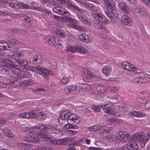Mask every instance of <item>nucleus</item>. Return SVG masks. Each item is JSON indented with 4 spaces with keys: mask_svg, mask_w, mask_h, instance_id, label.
Instances as JSON below:
<instances>
[{
    "mask_svg": "<svg viewBox=\"0 0 150 150\" xmlns=\"http://www.w3.org/2000/svg\"><path fill=\"white\" fill-rule=\"evenodd\" d=\"M53 12L65 16V20L69 22L67 25L68 27L77 30H81V27L76 25L77 21L69 17L70 16V13L65 8H63L59 5L52 9Z\"/></svg>",
    "mask_w": 150,
    "mask_h": 150,
    "instance_id": "obj_1",
    "label": "nucleus"
},
{
    "mask_svg": "<svg viewBox=\"0 0 150 150\" xmlns=\"http://www.w3.org/2000/svg\"><path fill=\"white\" fill-rule=\"evenodd\" d=\"M14 62L8 59H3L2 60V66L1 68V73L3 74L8 75V72L7 68L11 67V71L12 74L16 75H25L23 74V72L18 68L17 66L13 64Z\"/></svg>",
    "mask_w": 150,
    "mask_h": 150,
    "instance_id": "obj_2",
    "label": "nucleus"
},
{
    "mask_svg": "<svg viewBox=\"0 0 150 150\" xmlns=\"http://www.w3.org/2000/svg\"><path fill=\"white\" fill-rule=\"evenodd\" d=\"M96 7L98 8L99 10L96 12L97 13V18H95L92 17L95 19L96 20L99 22L98 23H95L94 24L95 28L98 30L100 31L103 33L100 34V36L102 38H105L106 35L103 33H105L106 31V28L105 26L103 25L101 23H105L107 22V19L105 16L101 12H100V8L98 6H96Z\"/></svg>",
    "mask_w": 150,
    "mask_h": 150,
    "instance_id": "obj_3",
    "label": "nucleus"
},
{
    "mask_svg": "<svg viewBox=\"0 0 150 150\" xmlns=\"http://www.w3.org/2000/svg\"><path fill=\"white\" fill-rule=\"evenodd\" d=\"M75 1L78 2L81 4L84 7L86 8H89L91 11V14L92 16L96 18H97V13L96 12L99 10L98 7H96L95 5L92 4L88 3L86 2L87 1H92L95 3L97 1L96 0H75Z\"/></svg>",
    "mask_w": 150,
    "mask_h": 150,
    "instance_id": "obj_4",
    "label": "nucleus"
},
{
    "mask_svg": "<svg viewBox=\"0 0 150 150\" xmlns=\"http://www.w3.org/2000/svg\"><path fill=\"white\" fill-rule=\"evenodd\" d=\"M27 69L30 71L36 72L37 74L43 75H52L53 72L45 68L37 67H33L30 66L28 67Z\"/></svg>",
    "mask_w": 150,
    "mask_h": 150,
    "instance_id": "obj_5",
    "label": "nucleus"
},
{
    "mask_svg": "<svg viewBox=\"0 0 150 150\" xmlns=\"http://www.w3.org/2000/svg\"><path fill=\"white\" fill-rule=\"evenodd\" d=\"M89 129L90 130L93 132H95L99 130L100 135L103 139H105L108 136L109 132L106 128L101 126L94 125L90 127Z\"/></svg>",
    "mask_w": 150,
    "mask_h": 150,
    "instance_id": "obj_6",
    "label": "nucleus"
},
{
    "mask_svg": "<svg viewBox=\"0 0 150 150\" xmlns=\"http://www.w3.org/2000/svg\"><path fill=\"white\" fill-rule=\"evenodd\" d=\"M113 11L111 12L109 10H107L105 11L106 15L111 20V21L114 23H117V19L113 18V15L116 18L119 17L118 14V11L116 10H113Z\"/></svg>",
    "mask_w": 150,
    "mask_h": 150,
    "instance_id": "obj_7",
    "label": "nucleus"
},
{
    "mask_svg": "<svg viewBox=\"0 0 150 150\" xmlns=\"http://www.w3.org/2000/svg\"><path fill=\"white\" fill-rule=\"evenodd\" d=\"M44 41L47 44L52 46L58 45L61 46L62 45V44L59 43V41L58 40H56L55 38L53 37L51 38L49 37H45L44 38Z\"/></svg>",
    "mask_w": 150,
    "mask_h": 150,
    "instance_id": "obj_8",
    "label": "nucleus"
},
{
    "mask_svg": "<svg viewBox=\"0 0 150 150\" xmlns=\"http://www.w3.org/2000/svg\"><path fill=\"white\" fill-rule=\"evenodd\" d=\"M103 2L107 10H109L112 12L113 10H116L115 7V3L113 0H104Z\"/></svg>",
    "mask_w": 150,
    "mask_h": 150,
    "instance_id": "obj_9",
    "label": "nucleus"
},
{
    "mask_svg": "<svg viewBox=\"0 0 150 150\" xmlns=\"http://www.w3.org/2000/svg\"><path fill=\"white\" fill-rule=\"evenodd\" d=\"M70 113V111L67 110H63L61 112L59 115V118H58L57 119L58 123H63L64 120H67V116L68 117Z\"/></svg>",
    "mask_w": 150,
    "mask_h": 150,
    "instance_id": "obj_10",
    "label": "nucleus"
},
{
    "mask_svg": "<svg viewBox=\"0 0 150 150\" xmlns=\"http://www.w3.org/2000/svg\"><path fill=\"white\" fill-rule=\"evenodd\" d=\"M20 117L23 118L27 119L34 118L37 117V114L36 111L35 110H31L29 112H25L21 114Z\"/></svg>",
    "mask_w": 150,
    "mask_h": 150,
    "instance_id": "obj_11",
    "label": "nucleus"
},
{
    "mask_svg": "<svg viewBox=\"0 0 150 150\" xmlns=\"http://www.w3.org/2000/svg\"><path fill=\"white\" fill-rule=\"evenodd\" d=\"M129 134L125 132H120L117 133L116 135L117 138L121 141H125L128 139Z\"/></svg>",
    "mask_w": 150,
    "mask_h": 150,
    "instance_id": "obj_12",
    "label": "nucleus"
},
{
    "mask_svg": "<svg viewBox=\"0 0 150 150\" xmlns=\"http://www.w3.org/2000/svg\"><path fill=\"white\" fill-rule=\"evenodd\" d=\"M68 3L67 6L71 10H73L76 12H79V13H86V11L85 10L81 9L78 6L72 4L70 1Z\"/></svg>",
    "mask_w": 150,
    "mask_h": 150,
    "instance_id": "obj_13",
    "label": "nucleus"
},
{
    "mask_svg": "<svg viewBox=\"0 0 150 150\" xmlns=\"http://www.w3.org/2000/svg\"><path fill=\"white\" fill-rule=\"evenodd\" d=\"M121 20L123 24L125 25L130 26L133 25L131 19L126 15H124L122 16Z\"/></svg>",
    "mask_w": 150,
    "mask_h": 150,
    "instance_id": "obj_14",
    "label": "nucleus"
},
{
    "mask_svg": "<svg viewBox=\"0 0 150 150\" xmlns=\"http://www.w3.org/2000/svg\"><path fill=\"white\" fill-rule=\"evenodd\" d=\"M127 64L128 67L127 68V70L133 72L136 74L141 73L142 71L141 70L137 69L134 65H132L129 62H128V64Z\"/></svg>",
    "mask_w": 150,
    "mask_h": 150,
    "instance_id": "obj_15",
    "label": "nucleus"
},
{
    "mask_svg": "<svg viewBox=\"0 0 150 150\" xmlns=\"http://www.w3.org/2000/svg\"><path fill=\"white\" fill-rule=\"evenodd\" d=\"M101 107H102V109H103V110L105 113L112 115L114 114V109L111 108L110 106H108L107 104L101 105Z\"/></svg>",
    "mask_w": 150,
    "mask_h": 150,
    "instance_id": "obj_16",
    "label": "nucleus"
},
{
    "mask_svg": "<svg viewBox=\"0 0 150 150\" xmlns=\"http://www.w3.org/2000/svg\"><path fill=\"white\" fill-rule=\"evenodd\" d=\"M13 47L11 44L5 42H0V51L4 50H12Z\"/></svg>",
    "mask_w": 150,
    "mask_h": 150,
    "instance_id": "obj_17",
    "label": "nucleus"
},
{
    "mask_svg": "<svg viewBox=\"0 0 150 150\" xmlns=\"http://www.w3.org/2000/svg\"><path fill=\"white\" fill-rule=\"evenodd\" d=\"M134 11L137 16H142L144 15L145 13L144 9L137 6H135Z\"/></svg>",
    "mask_w": 150,
    "mask_h": 150,
    "instance_id": "obj_18",
    "label": "nucleus"
},
{
    "mask_svg": "<svg viewBox=\"0 0 150 150\" xmlns=\"http://www.w3.org/2000/svg\"><path fill=\"white\" fill-rule=\"evenodd\" d=\"M67 118L68 122V120H71L75 123V125L78 124L79 121V117L75 114H71L67 117Z\"/></svg>",
    "mask_w": 150,
    "mask_h": 150,
    "instance_id": "obj_19",
    "label": "nucleus"
},
{
    "mask_svg": "<svg viewBox=\"0 0 150 150\" xmlns=\"http://www.w3.org/2000/svg\"><path fill=\"white\" fill-rule=\"evenodd\" d=\"M118 8L124 12H127L129 10V8L127 5L124 2H121L119 3Z\"/></svg>",
    "mask_w": 150,
    "mask_h": 150,
    "instance_id": "obj_20",
    "label": "nucleus"
},
{
    "mask_svg": "<svg viewBox=\"0 0 150 150\" xmlns=\"http://www.w3.org/2000/svg\"><path fill=\"white\" fill-rule=\"evenodd\" d=\"M80 13H79V14L78 16L79 19L84 24L89 25L90 23L88 21V18L85 15L82 14V13H81V14H80ZM86 13H86H84L83 14H85Z\"/></svg>",
    "mask_w": 150,
    "mask_h": 150,
    "instance_id": "obj_21",
    "label": "nucleus"
},
{
    "mask_svg": "<svg viewBox=\"0 0 150 150\" xmlns=\"http://www.w3.org/2000/svg\"><path fill=\"white\" fill-rule=\"evenodd\" d=\"M36 126L37 127L36 128L37 129H39L40 130H43L47 131L51 129L52 127L51 125H43L41 124H39Z\"/></svg>",
    "mask_w": 150,
    "mask_h": 150,
    "instance_id": "obj_22",
    "label": "nucleus"
},
{
    "mask_svg": "<svg viewBox=\"0 0 150 150\" xmlns=\"http://www.w3.org/2000/svg\"><path fill=\"white\" fill-rule=\"evenodd\" d=\"M53 31L54 33L60 37L64 38L66 37V34L63 31L59 30L56 28H53Z\"/></svg>",
    "mask_w": 150,
    "mask_h": 150,
    "instance_id": "obj_23",
    "label": "nucleus"
},
{
    "mask_svg": "<svg viewBox=\"0 0 150 150\" xmlns=\"http://www.w3.org/2000/svg\"><path fill=\"white\" fill-rule=\"evenodd\" d=\"M47 116V114L43 111H40L37 114V119L38 121H42L45 119Z\"/></svg>",
    "mask_w": 150,
    "mask_h": 150,
    "instance_id": "obj_24",
    "label": "nucleus"
},
{
    "mask_svg": "<svg viewBox=\"0 0 150 150\" xmlns=\"http://www.w3.org/2000/svg\"><path fill=\"white\" fill-rule=\"evenodd\" d=\"M16 61L20 65H22V69H26V65L29 64V63L27 61L24 59H17Z\"/></svg>",
    "mask_w": 150,
    "mask_h": 150,
    "instance_id": "obj_25",
    "label": "nucleus"
},
{
    "mask_svg": "<svg viewBox=\"0 0 150 150\" xmlns=\"http://www.w3.org/2000/svg\"><path fill=\"white\" fill-rule=\"evenodd\" d=\"M131 138L132 140L137 139L141 141L143 139V134L141 133H136L132 135Z\"/></svg>",
    "mask_w": 150,
    "mask_h": 150,
    "instance_id": "obj_26",
    "label": "nucleus"
},
{
    "mask_svg": "<svg viewBox=\"0 0 150 150\" xmlns=\"http://www.w3.org/2000/svg\"><path fill=\"white\" fill-rule=\"evenodd\" d=\"M38 138L44 139V140L45 141H47V139L50 138L47 134L42 132L38 133Z\"/></svg>",
    "mask_w": 150,
    "mask_h": 150,
    "instance_id": "obj_27",
    "label": "nucleus"
},
{
    "mask_svg": "<svg viewBox=\"0 0 150 150\" xmlns=\"http://www.w3.org/2000/svg\"><path fill=\"white\" fill-rule=\"evenodd\" d=\"M77 87L76 85L74 84L71 85L69 86H67L64 89L65 91L67 92H70L73 91H74L76 89Z\"/></svg>",
    "mask_w": 150,
    "mask_h": 150,
    "instance_id": "obj_28",
    "label": "nucleus"
},
{
    "mask_svg": "<svg viewBox=\"0 0 150 150\" xmlns=\"http://www.w3.org/2000/svg\"><path fill=\"white\" fill-rule=\"evenodd\" d=\"M78 47V45H76L74 47L71 45H68L67 47V52L69 51L72 53H75L77 52L78 50L76 49V47Z\"/></svg>",
    "mask_w": 150,
    "mask_h": 150,
    "instance_id": "obj_29",
    "label": "nucleus"
},
{
    "mask_svg": "<svg viewBox=\"0 0 150 150\" xmlns=\"http://www.w3.org/2000/svg\"><path fill=\"white\" fill-rule=\"evenodd\" d=\"M77 52L80 53L86 54L88 52V50L83 47L78 45V47H76Z\"/></svg>",
    "mask_w": 150,
    "mask_h": 150,
    "instance_id": "obj_30",
    "label": "nucleus"
},
{
    "mask_svg": "<svg viewBox=\"0 0 150 150\" xmlns=\"http://www.w3.org/2000/svg\"><path fill=\"white\" fill-rule=\"evenodd\" d=\"M102 70L104 74L109 75L111 72V68L109 66H104L103 67Z\"/></svg>",
    "mask_w": 150,
    "mask_h": 150,
    "instance_id": "obj_31",
    "label": "nucleus"
},
{
    "mask_svg": "<svg viewBox=\"0 0 150 150\" xmlns=\"http://www.w3.org/2000/svg\"><path fill=\"white\" fill-rule=\"evenodd\" d=\"M3 131L4 134L8 137H13V134L11 131L7 128H4Z\"/></svg>",
    "mask_w": 150,
    "mask_h": 150,
    "instance_id": "obj_32",
    "label": "nucleus"
},
{
    "mask_svg": "<svg viewBox=\"0 0 150 150\" xmlns=\"http://www.w3.org/2000/svg\"><path fill=\"white\" fill-rule=\"evenodd\" d=\"M10 82L11 83L15 84L13 86L15 87H18L21 86L20 82H18V79H17L16 78L14 79L13 80L11 79L10 80Z\"/></svg>",
    "mask_w": 150,
    "mask_h": 150,
    "instance_id": "obj_33",
    "label": "nucleus"
},
{
    "mask_svg": "<svg viewBox=\"0 0 150 150\" xmlns=\"http://www.w3.org/2000/svg\"><path fill=\"white\" fill-rule=\"evenodd\" d=\"M131 113L132 115L137 117H143L144 115V114L142 112L136 111H134Z\"/></svg>",
    "mask_w": 150,
    "mask_h": 150,
    "instance_id": "obj_34",
    "label": "nucleus"
},
{
    "mask_svg": "<svg viewBox=\"0 0 150 150\" xmlns=\"http://www.w3.org/2000/svg\"><path fill=\"white\" fill-rule=\"evenodd\" d=\"M41 60V57L39 54H36L35 55L33 58V61L34 64L35 62H37L39 63V62H40Z\"/></svg>",
    "mask_w": 150,
    "mask_h": 150,
    "instance_id": "obj_35",
    "label": "nucleus"
},
{
    "mask_svg": "<svg viewBox=\"0 0 150 150\" xmlns=\"http://www.w3.org/2000/svg\"><path fill=\"white\" fill-rule=\"evenodd\" d=\"M17 4L18 6V7L20 8L27 9L29 7L28 6L27 4L20 2H18Z\"/></svg>",
    "mask_w": 150,
    "mask_h": 150,
    "instance_id": "obj_36",
    "label": "nucleus"
},
{
    "mask_svg": "<svg viewBox=\"0 0 150 150\" xmlns=\"http://www.w3.org/2000/svg\"><path fill=\"white\" fill-rule=\"evenodd\" d=\"M59 145H64L68 143V138H64L59 140Z\"/></svg>",
    "mask_w": 150,
    "mask_h": 150,
    "instance_id": "obj_37",
    "label": "nucleus"
},
{
    "mask_svg": "<svg viewBox=\"0 0 150 150\" xmlns=\"http://www.w3.org/2000/svg\"><path fill=\"white\" fill-rule=\"evenodd\" d=\"M142 76L141 77H140L139 79L140 80V81L142 83H147L150 80V79L149 77L148 76H144L142 78Z\"/></svg>",
    "mask_w": 150,
    "mask_h": 150,
    "instance_id": "obj_38",
    "label": "nucleus"
},
{
    "mask_svg": "<svg viewBox=\"0 0 150 150\" xmlns=\"http://www.w3.org/2000/svg\"><path fill=\"white\" fill-rule=\"evenodd\" d=\"M68 124H66L64 126V127L65 129H76L77 127L72 125L71 124L69 123V121L68 120Z\"/></svg>",
    "mask_w": 150,
    "mask_h": 150,
    "instance_id": "obj_39",
    "label": "nucleus"
},
{
    "mask_svg": "<svg viewBox=\"0 0 150 150\" xmlns=\"http://www.w3.org/2000/svg\"><path fill=\"white\" fill-rule=\"evenodd\" d=\"M83 76V80L86 82L90 81L91 79L94 77V76Z\"/></svg>",
    "mask_w": 150,
    "mask_h": 150,
    "instance_id": "obj_40",
    "label": "nucleus"
},
{
    "mask_svg": "<svg viewBox=\"0 0 150 150\" xmlns=\"http://www.w3.org/2000/svg\"><path fill=\"white\" fill-rule=\"evenodd\" d=\"M83 76V80L86 82L90 81L91 79L94 77V76Z\"/></svg>",
    "mask_w": 150,
    "mask_h": 150,
    "instance_id": "obj_41",
    "label": "nucleus"
},
{
    "mask_svg": "<svg viewBox=\"0 0 150 150\" xmlns=\"http://www.w3.org/2000/svg\"><path fill=\"white\" fill-rule=\"evenodd\" d=\"M81 87L82 90L84 91H88L90 89V86L86 84H83Z\"/></svg>",
    "mask_w": 150,
    "mask_h": 150,
    "instance_id": "obj_42",
    "label": "nucleus"
},
{
    "mask_svg": "<svg viewBox=\"0 0 150 150\" xmlns=\"http://www.w3.org/2000/svg\"><path fill=\"white\" fill-rule=\"evenodd\" d=\"M53 18L56 20L62 21H64V20H65V16L62 17V16H58L57 15H53Z\"/></svg>",
    "mask_w": 150,
    "mask_h": 150,
    "instance_id": "obj_43",
    "label": "nucleus"
},
{
    "mask_svg": "<svg viewBox=\"0 0 150 150\" xmlns=\"http://www.w3.org/2000/svg\"><path fill=\"white\" fill-rule=\"evenodd\" d=\"M91 108L94 111L99 112L100 111L101 108L102 109V107H101V105L97 106H92L91 107Z\"/></svg>",
    "mask_w": 150,
    "mask_h": 150,
    "instance_id": "obj_44",
    "label": "nucleus"
},
{
    "mask_svg": "<svg viewBox=\"0 0 150 150\" xmlns=\"http://www.w3.org/2000/svg\"><path fill=\"white\" fill-rule=\"evenodd\" d=\"M34 91L37 93L38 94H45V90L43 88H38L37 90H35Z\"/></svg>",
    "mask_w": 150,
    "mask_h": 150,
    "instance_id": "obj_45",
    "label": "nucleus"
},
{
    "mask_svg": "<svg viewBox=\"0 0 150 150\" xmlns=\"http://www.w3.org/2000/svg\"><path fill=\"white\" fill-rule=\"evenodd\" d=\"M82 74H84V75H92V72L86 69H84L83 71L82 72Z\"/></svg>",
    "mask_w": 150,
    "mask_h": 150,
    "instance_id": "obj_46",
    "label": "nucleus"
},
{
    "mask_svg": "<svg viewBox=\"0 0 150 150\" xmlns=\"http://www.w3.org/2000/svg\"><path fill=\"white\" fill-rule=\"evenodd\" d=\"M51 133L55 136L56 135L58 134H60L61 133V132L59 130L56 129H52L51 131Z\"/></svg>",
    "mask_w": 150,
    "mask_h": 150,
    "instance_id": "obj_47",
    "label": "nucleus"
},
{
    "mask_svg": "<svg viewBox=\"0 0 150 150\" xmlns=\"http://www.w3.org/2000/svg\"><path fill=\"white\" fill-rule=\"evenodd\" d=\"M32 139V136L30 135L25 136L24 137L23 140L28 142H31Z\"/></svg>",
    "mask_w": 150,
    "mask_h": 150,
    "instance_id": "obj_48",
    "label": "nucleus"
},
{
    "mask_svg": "<svg viewBox=\"0 0 150 150\" xmlns=\"http://www.w3.org/2000/svg\"><path fill=\"white\" fill-rule=\"evenodd\" d=\"M24 83L26 86H30L33 84V82L31 80H28L24 81Z\"/></svg>",
    "mask_w": 150,
    "mask_h": 150,
    "instance_id": "obj_49",
    "label": "nucleus"
},
{
    "mask_svg": "<svg viewBox=\"0 0 150 150\" xmlns=\"http://www.w3.org/2000/svg\"><path fill=\"white\" fill-rule=\"evenodd\" d=\"M137 100L139 102L141 103L144 104L146 102V100L144 98H141L139 97H137L136 98Z\"/></svg>",
    "mask_w": 150,
    "mask_h": 150,
    "instance_id": "obj_50",
    "label": "nucleus"
},
{
    "mask_svg": "<svg viewBox=\"0 0 150 150\" xmlns=\"http://www.w3.org/2000/svg\"><path fill=\"white\" fill-rule=\"evenodd\" d=\"M7 5V6H10L14 9H16L18 8V6L17 4V3L15 4L14 3H11L9 4H9Z\"/></svg>",
    "mask_w": 150,
    "mask_h": 150,
    "instance_id": "obj_51",
    "label": "nucleus"
},
{
    "mask_svg": "<svg viewBox=\"0 0 150 150\" xmlns=\"http://www.w3.org/2000/svg\"><path fill=\"white\" fill-rule=\"evenodd\" d=\"M35 136L36 137H32V139L31 140L32 141L31 142H34L35 143H38L39 142V138H38V136L37 137H36V136Z\"/></svg>",
    "mask_w": 150,
    "mask_h": 150,
    "instance_id": "obj_52",
    "label": "nucleus"
},
{
    "mask_svg": "<svg viewBox=\"0 0 150 150\" xmlns=\"http://www.w3.org/2000/svg\"><path fill=\"white\" fill-rule=\"evenodd\" d=\"M49 142L51 144H52L54 145H59V140H49Z\"/></svg>",
    "mask_w": 150,
    "mask_h": 150,
    "instance_id": "obj_53",
    "label": "nucleus"
},
{
    "mask_svg": "<svg viewBox=\"0 0 150 150\" xmlns=\"http://www.w3.org/2000/svg\"><path fill=\"white\" fill-rule=\"evenodd\" d=\"M149 138H148L147 136H145L144 138L142 139V143L144 144V146L146 143L149 140Z\"/></svg>",
    "mask_w": 150,
    "mask_h": 150,
    "instance_id": "obj_54",
    "label": "nucleus"
},
{
    "mask_svg": "<svg viewBox=\"0 0 150 150\" xmlns=\"http://www.w3.org/2000/svg\"><path fill=\"white\" fill-rule=\"evenodd\" d=\"M86 34H82L79 35V40L82 42H84L85 39L84 38H85Z\"/></svg>",
    "mask_w": 150,
    "mask_h": 150,
    "instance_id": "obj_55",
    "label": "nucleus"
},
{
    "mask_svg": "<svg viewBox=\"0 0 150 150\" xmlns=\"http://www.w3.org/2000/svg\"><path fill=\"white\" fill-rule=\"evenodd\" d=\"M69 80L68 78L64 77L61 80L62 83L66 84L68 82Z\"/></svg>",
    "mask_w": 150,
    "mask_h": 150,
    "instance_id": "obj_56",
    "label": "nucleus"
},
{
    "mask_svg": "<svg viewBox=\"0 0 150 150\" xmlns=\"http://www.w3.org/2000/svg\"><path fill=\"white\" fill-rule=\"evenodd\" d=\"M57 1L61 3L62 4H67H67L68 3V2H69L70 1L69 0H56Z\"/></svg>",
    "mask_w": 150,
    "mask_h": 150,
    "instance_id": "obj_57",
    "label": "nucleus"
},
{
    "mask_svg": "<svg viewBox=\"0 0 150 150\" xmlns=\"http://www.w3.org/2000/svg\"><path fill=\"white\" fill-rule=\"evenodd\" d=\"M85 38H86V40H84V42L86 43L91 42V39L87 34H86Z\"/></svg>",
    "mask_w": 150,
    "mask_h": 150,
    "instance_id": "obj_58",
    "label": "nucleus"
},
{
    "mask_svg": "<svg viewBox=\"0 0 150 150\" xmlns=\"http://www.w3.org/2000/svg\"><path fill=\"white\" fill-rule=\"evenodd\" d=\"M10 14V13L6 11L4 12L0 11V16H4L6 15H9Z\"/></svg>",
    "mask_w": 150,
    "mask_h": 150,
    "instance_id": "obj_59",
    "label": "nucleus"
},
{
    "mask_svg": "<svg viewBox=\"0 0 150 150\" xmlns=\"http://www.w3.org/2000/svg\"><path fill=\"white\" fill-rule=\"evenodd\" d=\"M145 107L146 109H149L150 108V101H146L144 103Z\"/></svg>",
    "mask_w": 150,
    "mask_h": 150,
    "instance_id": "obj_60",
    "label": "nucleus"
},
{
    "mask_svg": "<svg viewBox=\"0 0 150 150\" xmlns=\"http://www.w3.org/2000/svg\"><path fill=\"white\" fill-rule=\"evenodd\" d=\"M122 121L121 119H115L114 125H120L122 122Z\"/></svg>",
    "mask_w": 150,
    "mask_h": 150,
    "instance_id": "obj_61",
    "label": "nucleus"
},
{
    "mask_svg": "<svg viewBox=\"0 0 150 150\" xmlns=\"http://www.w3.org/2000/svg\"><path fill=\"white\" fill-rule=\"evenodd\" d=\"M128 62L124 61L122 63V66L123 68L127 70V68L128 67L127 64H128Z\"/></svg>",
    "mask_w": 150,
    "mask_h": 150,
    "instance_id": "obj_62",
    "label": "nucleus"
},
{
    "mask_svg": "<svg viewBox=\"0 0 150 150\" xmlns=\"http://www.w3.org/2000/svg\"><path fill=\"white\" fill-rule=\"evenodd\" d=\"M21 50H20L18 48H16L13 49L12 52H13V55L14 56L16 55L17 54L18 51Z\"/></svg>",
    "mask_w": 150,
    "mask_h": 150,
    "instance_id": "obj_63",
    "label": "nucleus"
},
{
    "mask_svg": "<svg viewBox=\"0 0 150 150\" xmlns=\"http://www.w3.org/2000/svg\"><path fill=\"white\" fill-rule=\"evenodd\" d=\"M37 150H51V149L50 148L47 147H42L38 148Z\"/></svg>",
    "mask_w": 150,
    "mask_h": 150,
    "instance_id": "obj_64",
    "label": "nucleus"
}]
</instances>
